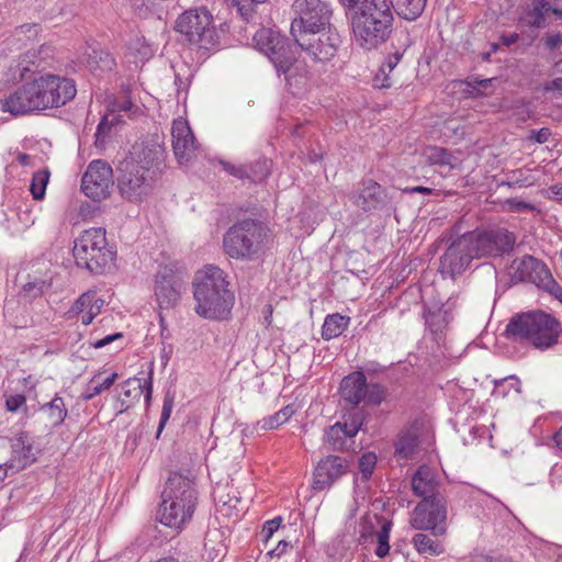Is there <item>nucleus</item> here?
Wrapping results in <instances>:
<instances>
[{"label": "nucleus", "instance_id": "nucleus-1", "mask_svg": "<svg viewBox=\"0 0 562 562\" xmlns=\"http://www.w3.org/2000/svg\"><path fill=\"white\" fill-rule=\"evenodd\" d=\"M165 168V148L154 139L135 143L115 166L120 195L132 203L147 200Z\"/></svg>", "mask_w": 562, "mask_h": 562}, {"label": "nucleus", "instance_id": "nucleus-2", "mask_svg": "<svg viewBox=\"0 0 562 562\" xmlns=\"http://www.w3.org/2000/svg\"><path fill=\"white\" fill-rule=\"evenodd\" d=\"M391 0H370L348 13L355 43L364 50H373L391 37L394 12Z\"/></svg>", "mask_w": 562, "mask_h": 562}, {"label": "nucleus", "instance_id": "nucleus-3", "mask_svg": "<svg viewBox=\"0 0 562 562\" xmlns=\"http://www.w3.org/2000/svg\"><path fill=\"white\" fill-rule=\"evenodd\" d=\"M226 273L215 266L199 271L193 282L195 312L207 319H226L235 302Z\"/></svg>", "mask_w": 562, "mask_h": 562}, {"label": "nucleus", "instance_id": "nucleus-4", "mask_svg": "<svg viewBox=\"0 0 562 562\" xmlns=\"http://www.w3.org/2000/svg\"><path fill=\"white\" fill-rule=\"evenodd\" d=\"M562 324L553 315L533 310L513 315L505 328V336L513 342L530 345L544 350L558 344Z\"/></svg>", "mask_w": 562, "mask_h": 562}, {"label": "nucleus", "instance_id": "nucleus-5", "mask_svg": "<svg viewBox=\"0 0 562 562\" xmlns=\"http://www.w3.org/2000/svg\"><path fill=\"white\" fill-rule=\"evenodd\" d=\"M162 502L158 509V518L165 526L182 529L192 518L196 505L194 483L179 472L169 475L161 493Z\"/></svg>", "mask_w": 562, "mask_h": 562}, {"label": "nucleus", "instance_id": "nucleus-6", "mask_svg": "<svg viewBox=\"0 0 562 562\" xmlns=\"http://www.w3.org/2000/svg\"><path fill=\"white\" fill-rule=\"evenodd\" d=\"M72 256L78 268L92 276H102L114 267L116 250L108 244L104 228L92 227L75 239Z\"/></svg>", "mask_w": 562, "mask_h": 562}, {"label": "nucleus", "instance_id": "nucleus-7", "mask_svg": "<svg viewBox=\"0 0 562 562\" xmlns=\"http://www.w3.org/2000/svg\"><path fill=\"white\" fill-rule=\"evenodd\" d=\"M268 233V226L259 220L237 221L224 234V251L231 258L252 261L263 249Z\"/></svg>", "mask_w": 562, "mask_h": 562}, {"label": "nucleus", "instance_id": "nucleus-8", "mask_svg": "<svg viewBox=\"0 0 562 562\" xmlns=\"http://www.w3.org/2000/svg\"><path fill=\"white\" fill-rule=\"evenodd\" d=\"M467 234L477 259L503 258L514 250L517 239L514 232L498 224L482 225Z\"/></svg>", "mask_w": 562, "mask_h": 562}, {"label": "nucleus", "instance_id": "nucleus-9", "mask_svg": "<svg viewBox=\"0 0 562 562\" xmlns=\"http://www.w3.org/2000/svg\"><path fill=\"white\" fill-rule=\"evenodd\" d=\"M175 30L184 41L199 48L210 49L218 42L213 15L204 7L189 9L180 14L176 20Z\"/></svg>", "mask_w": 562, "mask_h": 562}, {"label": "nucleus", "instance_id": "nucleus-10", "mask_svg": "<svg viewBox=\"0 0 562 562\" xmlns=\"http://www.w3.org/2000/svg\"><path fill=\"white\" fill-rule=\"evenodd\" d=\"M342 407L357 408L360 403L366 406H379L387 397V389L379 382H368L362 371L346 375L339 385Z\"/></svg>", "mask_w": 562, "mask_h": 562}, {"label": "nucleus", "instance_id": "nucleus-11", "mask_svg": "<svg viewBox=\"0 0 562 562\" xmlns=\"http://www.w3.org/2000/svg\"><path fill=\"white\" fill-rule=\"evenodd\" d=\"M396 195L395 189L383 187L371 178H364L348 193V199L366 213L382 212L390 216L396 212Z\"/></svg>", "mask_w": 562, "mask_h": 562}, {"label": "nucleus", "instance_id": "nucleus-12", "mask_svg": "<svg viewBox=\"0 0 562 562\" xmlns=\"http://www.w3.org/2000/svg\"><path fill=\"white\" fill-rule=\"evenodd\" d=\"M300 50V46L294 37L293 41L285 37L270 60L278 77H283L289 87L301 86L308 74L307 65L299 58Z\"/></svg>", "mask_w": 562, "mask_h": 562}, {"label": "nucleus", "instance_id": "nucleus-13", "mask_svg": "<svg viewBox=\"0 0 562 562\" xmlns=\"http://www.w3.org/2000/svg\"><path fill=\"white\" fill-rule=\"evenodd\" d=\"M300 50V46L294 37L293 41L285 37L270 60L278 77H283L289 87L301 86L308 74L307 65L299 58Z\"/></svg>", "mask_w": 562, "mask_h": 562}, {"label": "nucleus", "instance_id": "nucleus-14", "mask_svg": "<svg viewBox=\"0 0 562 562\" xmlns=\"http://www.w3.org/2000/svg\"><path fill=\"white\" fill-rule=\"evenodd\" d=\"M293 37L299 44L301 52L306 53L316 63L331 60L341 44L339 33L331 27L308 33L305 31L293 33Z\"/></svg>", "mask_w": 562, "mask_h": 562}, {"label": "nucleus", "instance_id": "nucleus-15", "mask_svg": "<svg viewBox=\"0 0 562 562\" xmlns=\"http://www.w3.org/2000/svg\"><path fill=\"white\" fill-rule=\"evenodd\" d=\"M447 498L422 499L413 509L409 518L412 528L419 531H431L432 536L447 532Z\"/></svg>", "mask_w": 562, "mask_h": 562}, {"label": "nucleus", "instance_id": "nucleus-16", "mask_svg": "<svg viewBox=\"0 0 562 562\" xmlns=\"http://www.w3.org/2000/svg\"><path fill=\"white\" fill-rule=\"evenodd\" d=\"M296 18L292 21L290 33L319 31L329 25L333 11L324 0H294Z\"/></svg>", "mask_w": 562, "mask_h": 562}, {"label": "nucleus", "instance_id": "nucleus-17", "mask_svg": "<svg viewBox=\"0 0 562 562\" xmlns=\"http://www.w3.org/2000/svg\"><path fill=\"white\" fill-rule=\"evenodd\" d=\"M184 273L175 263L159 268L155 276V296L160 308L175 307L181 297Z\"/></svg>", "mask_w": 562, "mask_h": 562}, {"label": "nucleus", "instance_id": "nucleus-18", "mask_svg": "<svg viewBox=\"0 0 562 562\" xmlns=\"http://www.w3.org/2000/svg\"><path fill=\"white\" fill-rule=\"evenodd\" d=\"M472 248L473 245H471L467 232L457 236L440 257L439 271L452 279L461 274L469 268L473 259H477Z\"/></svg>", "mask_w": 562, "mask_h": 562}, {"label": "nucleus", "instance_id": "nucleus-19", "mask_svg": "<svg viewBox=\"0 0 562 562\" xmlns=\"http://www.w3.org/2000/svg\"><path fill=\"white\" fill-rule=\"evenodd\" d=\"M115 171L103 160H93L88 165L81 179L82 192L93 201L110 196L114 184Z\"/></svg>", "mask_w": 562, "mask_h": 562}, {"label": "nucleus", "instance_id": "nucleus-20", "mask_svg": "<svg viewBox=\"0 0 562 562\" xmlns=\"http://www.w3.org/2000/svg\"><path fill=\"white\" fill-rule=\"evenodd\" d=\"M508 269L513 283L530 282L537 286L550 272L543 261L530 255L513 260Z\"/></svg>", "mask_w": 562, "mask_h": 562}, {"label": "nucleus", "instance_id": "nucleus-21", "mask_svg": "<svg viewBox=\"0 0 562 562\" xmlns=\"http://www.w3.org/2000/svg\"><path fill=\"white\" fill-rule=\"evenodd\" d=\"M122 395L117 397V414H123L137 402L145 393V403L150 405L153 394V369L148 372V378L142 382L140 378L127 379L122 383Z\"/></svg>", "mask_w": 562, "mask_h": 562}, {"label": "nucleus", "instance_id": "nucleus-22", "mask_svg": "<svg viewBox=\"0 0 562 562\" xmlns=\"http://www.w3.org/2000/svg\"><path fill=\"white\" fill-rule=\"evenodd\" d=\"M43 78L47 95L46 104L52 109L63 106L76 97L77 88L74 79L52 74L43 75Z\"/></svg>", "mask_w": 562, "mask_h": 562}, {"label": "nucleus", "instance_id": "nucleus-23", "mask_svg": "<svg viewBox=\"0 0 562 562\" xmlns=\"http://www.w3.org/2000/svg\"><path fill=\"white\" fill-rule=\"evenodd\" d=\"M347 468V460L338 456H328L321 460L314 471L313 488L316 491L328 488L346 473Z\"/></svg>", "mask_w": 562, "mask_h": 562}, {"label": "nucleus", "instance_id": "nucleus-24", "mask_svg": "<svg viewBox=\"0 0 562 562\" xmlns=\"http://www.w3.org/2000/svg\"><path fill=\"white\" fill-rule=\"evenodd\" d=\"M33 439L29 432L21 431L11 440L12 457L5 463L14 473L33 464L37 458L33 448Z\"/></svg>", "mask_w": 562, "mask_h": 562}, {"label": "nucleus", "instance_id": "nucleus-25", "mask_svg": "<svg viewBox=\"0 0 562 562\" xmlns=\"http://www.w3.org/2000/svg\"><path fill=\"white\" fill-rule=\"evenodd\" d=\"M411 484L414 495L422 497V499L446 497L440 491L439 482L436 480L434 472L427 465H422L416 470Z\"/></svg>", "mask_w": 562, "mask_h": 562}, {"label": "nucleus", "instance_id": "nucleus-26", "mask_svg": "<svg viewBox=\"0 0 562 562\" xmlns=\"http://www.w3.org/2000/svg\"><path fill=\"white\" fill-rule=\"evenodd\" d=\"M172 148L179 162H188L194 151V136L187 122L175 121L171 130Z\"/></svg>", "mask_w": 562, "mask_h": 562}, {"label": "nucleus", "instance_id": "nucleus-27", "mask_svg": "<svg viewBox=\"0 0 562 562\" xmlns=\"http://www.w3.org/2000/svg\"><path fill=\"white\" fill-rule=\"evenodd\" d=\"M558 0H529L525 10L522 21L530 27L543 29L548 25L547 16L554 14L559 9L555 5Z\"/></svg>", "mask_w": 562, "mask_h": 562}, {"label": "nucleus", "instance_id": "nucleus-28", "mask_svg": "<svg viewBox=\"0 0 562 562\" xmlns=\"http://www.w3.org/2000/svg\"><path fill=\"white\" fill-rule=\"evenodd\" d=\"M30 81L19 87L14 92L9 94L2 103L3 111L10 112L12 115H25L35 112V104L32 98Z\"/></svg>", "mask_w": 562, "mask_h": 562}, {"label": "nucleus", "instance_id": "nucleus-29", "mask_svg": "<svg viewBox=\"0 0 562 562\" xmlns=\"http://www.w3.org/2000/svg\"><path fill=\"white\" fill-rule=\"evenodd\" d=\"M285 37L278 31L262 27L255 33L252 40L255 47L271 60L273 53H277L279 45L284 42Z\"/></svg>", "mask_w": 562, "mask_h": 562}, {"label": "nucleus", "instance_id": "nucleus-30", "mask_svg": "<svg viewBox=\"0 0 562 562\" xmlns=\"http://www.w3.org/2000/svg\"><path fill=\"white\" fill-rule=\"evenodd\" d=\"M440 536L417 532L412 539V543L416 551L424 557H438L445 552L443 543L438 539Z\"/></svg>", "mask_w": 562, "mask_h": 562}, {"label": "nucleus", "instance_id": "nucleus-31", "mask_svg": "<svg viewBox=\"0 0 562 562\" xmlns=\"http://www.w3.org/2000/svg\"><path fill=\"white\" fill-rule=\"evenodd\" d=\"M43 64V59L40 57V52L27 50L20 56L15 74L19 75L21 80H27L31 78V75L41 72L44 69Z\"/></svg>", "mask_w": 562, "mask_h": 562}, {"label": "nucleus", "instance_id": "nucleus-32", "mask_svg": "<svg viewBox=\"0 0 562 562\" xmlns=\"http://www.w3.org/2000/svg\"><path fill=\"white\" fill-rule=\"evenodd\" d=\"M349 323V316L339 313L327 315L322 327V338L324 340H330L339 337L347 329Z\"/></svg>", "mask_w": 562, "mask_h": 562}, {"label": "nucleus", "instance_id": "nucleus-33", "mask_svg": "<svg viewBox=\"0 0 562 562\" xmlns=\"http://www.w3.org/2000/svg\"><path fill=\"white\" fill-rule=\"evenodd\" d=\"M392 10L401 18L414 21L422 15L425 10L427 0H391Z\"/></svg>", "mask_w": 562, "mask_h": 562}, {"label": "nucleus", "instance_id": "nucleus-34", "mask_svg": "<svg viewBox=\"0 0 562 562\" xmlns=\"http://www.w3.org/2000/svg\"><path fill=\"white\" fill-rule=\"evenodd\" d=\"M351 438L353 437L348 432L346 425H342L341 422L329 426L325 432V441L333 450H345L347 448V439Z\"/></svg>", "mask_w": 562, "mask_h": 562}, {"label": "nucleus", "instance_id": "nucleus-35", "mask_svg": "<svg viewBox=\"0 0 562 562\" xmlns=\"http://www.w3.org/2000/svg\"><path fill=\"white\" fill-rule=\"evenodd\" d=\"M246 166V180H249L252 183H261L270 176L272 161L266 157H260Z\"/></svg>", "mask_w": 562, "mask_h": 562}, {"label": "nucleus", "instance_id": "nucleus-36", "mask_svg": "<svg viewBox=\"0 0 562 562\" xmlns=\"http://www.w3.org/2000/svg\"><path fill=\"white\" fill-rule=\"evenodd\" d=\"M418 437L411 430L403 431L395 442V454L408 459L412 458L418 447Z\"/></svg>", "mask_w": 562, "mask_h": 562}, {"label": "nucleus", "instance_id": "nucleus-37", "mask_svg": "<svg viewBox=\"0 0 562 562\" xmlns=\"http://www.w3.org/2000/svg\"><path fill=\"white\" fill-rule=\"evenodd\" d=\"M100 375H101L100 373L94 374L93 378L87 384L86 391L82 394V398L85 401H90L94 396L109 390L115 383L116 379L119 378L117 373L114 372L111 375H109L108 378H105L103 381L100 382L99 381Z\"/></svg>", "mask_w": 562, "mask_h": 562}, {"label": "nucleus", "instance_id": "nucleus-38", "mask_svg": "<svg viewBox=\"0 0 562 562\" xmlns=\"http://www.w3.org/2000/svg\"><path fill=\"white\" fill-rule=\"evenodd\" d=\"M116 63L113 56L101 48H92L88 54V66L91 69H100L101 71H110L115 67Z\"/></svg>", "mask_w": 562, "mask_h": 562}, {"label": "nucleus", "instance_id": "nucleus-39", "mask_svg": "<svg viewBox=\"0 0 562 562\" xmlns=\"http://www.w3.org/2000/svg\"><path fill=\"white\" fill-rule=\"evenodd\" d=\"M347 411V414L344 415V423L342 425H346V429L348 432L355 437L358 431L360 430L361 426L364 423L366 414L363 408H360L357 406V408H345Z\"/></svg>", "mask_w": 562, "mask_h": 562}, {"label": "nucleus", "instance_id": "nucleus-40", "mask_svg": "<svg viewBox=\"0 0 562 562\" xmlns=\"http://www.w3.org/2000/svg\"><path fill=\"white\" fill-rule=\"evenodd\" d=\"M31 85V91H32V98L33 102L35 104L36 111H42L46 109H52L49 104H46L47 95L45 91V82L43 75L34 78L30 81Z\"/></svg>", "mask_w": 562, "mask_h": 562}, {"label": "nucleus", "instance_id": "nucleus-41", "mask_svg": "<svg viewBox=\"0 0 562 562\" xmlns=\"http://www.w3.org/2000/svg\"><path fill=\"white\" fill-rule=\"evenodd\" d=\"M514 390L517 394L521 392L520 381L515 375H509L499 380L494 381L493 395L496 397H506L510 390Z\"/></svg>", "mask_w": 562, "mask_h": 562}, {"label": "nucleus", "instance_id": "nucleus-42", "mask_svg": "<svg viewBox=\"0 0 562 562\" xmlns=\"http://www.w3.org/2000/svg\"><path fill=\"white\" fill-rule=\"evenodd\" d=\"M42 409L48 412L50 422L54 426L60 425L67 416V408L64 400L59 396H55L47 405L43 406Z\"/></svg>", "mask_w": 562, "mask_h": 562}, {"label": "nucleus", "instance_id": "nucleus-43", "mask_svg": "<svg viewBox=\"0 0 562 562\" xmlns=\"http://www.w3.org/2000/svg\"><path fill=\"white\" fill-rule=\"evenodd\" d=\"M48 180L49 171L47 169L38 170L33 175L30 191L34 200L40 201L45 196Z\"/></svg>", "mask_w": 562, "mask_h": 562}, {"label": "nucleus", "instance_id": "nucleus-44", "mask_svg": "<svg viewBox=\"0 0 562 562\" xmlns=\"http://www.w3.org/2000/svg\"><path fill=\"white\" fill-rule=\"evenodd\" d=\"M122 122V116L115 113V111L106 113L98 124L95 132L97 140H104V138L110 134L112 127L121 124Z\"/></svg>", "mask_w": 562, "mask_h": 562}, {"label": "nucleus", "instance_id": "nucleus-45", "mask_svg": "<svg viewBox=\"0 0 562 562\" xmlns=\"http://www.w3.org/2000/svg\"><path fill=\"white\" fill-rule=\"evenodd\" d=\"M533 180L530 176L526 175L522 169L510 170L506 173V181H503L502 186H507L508 188L514 187H527L531 186Z\"/></svg>", "mask_w": 562, "mask_h": 562}, {"label": "nucleus", "instance_id": "nucleus-46", "mask_svg": "<svg viewBox=\"0 0 562 562\" xmlns=\"http://www.w3.org/2000/svg\"><path fill=\"white\" fill-rule=\"evenodd\" d=\"M267 0H243L237 3V12L240 18L249 23L255 20L257 7L265 3Z\"/></svg>", "mask_w": 562, "mask_h": 562}, {"label": "nucleus", "instance_id": "nucleus-47", "mask_svg": "<svg viewBox=\"0 0 562 562\" xmlns=\"http://www.w3.org/2000/svg\"><path fill=\"white\" fill-rule=\"evenodd\" d=\"M376 456L373 452H366L359 458V471L361 473V480L367 482L376 465Z\"/></svg>", "mask_w": 562, "mask_h": 562}, {"label": "nucleus", "instance_id": "nucleus-48", "mask_svg": "<svg viewBox=\"0 0 562 562\" xmlns=\"http://www.w3.org/2000/svg\"><path fill=\"white\" fill-rule=\"evenodd\" d=\"M407 41H408V37L406 35L405 42L400 47H396L394 52L390 53L386 56L385 60L381 65L382 74L387 72V75H390L394 70V68L397 66V64L400 63V60L402 59V57L404 55L405 46H407V44H406Z\"/></svg>", "mask_w": 562, "mask_h": 562}, {"label": "nucleus", "instance_id": "nucleus-49", "mask_svg": "<svg viewBox=\"0 0 562 562\" xmlns=\"http://www.w3.org/2000/svg\"><path fill=\"white\" fill-rule=\"evenodd\" d=\"M434 165L454 166L456 157L446 148L435 147L429 156Z\"/></svg>", "mask_w": 562, "mask_h": 562}, {"label": "nucleus", "instance_id": "nucleus-50", "mask_svg": "<svg viewBox=\"0 0 562 562\" xmlns=\"http://www.w3.org/2000/svg\"><path fill=\"white\" fill-rule=\"evenodd\" d=\"M282 522V518L280 516L274 517L271 520L266 521L262 525L261 531L259 533L260 541L265 544V548H267L268 541L273 536V533L280 528Z\"/></svg>", "mask_w": 562, "mask_h": 562}, {"label": "nucleus", "instance_id": "nucleus-51", "mask_svg": "<svg viewBox=\"0 0 562 562\" xmlns=\"http://www.w3.org/2000/svg\"><path fill=\"white\" fill-rule=\"evenodd\" d=\"M538 288L548 292L562 304V286L553 279L551 272H549Z\"/></svg>", "mask_w": 562, "mask_h": 562}, {"label": "nucleus", "instance_id": "nucleus-52", "mask_svg": "<svg viewBox=\"0 0 562 562\" xmlns=\"http://www.w3.org/2000/svg\"><path fill=\"white\" fill-rule=\"evenodd\" d=\"M48 286V283L45 280L42 279H34L33 281H27L23 288L22 291L24 295L35 299L43 294L44 290Z\"/></svg>", "mask_w": 562, "mask_h": 562}, {"label": "nucleus", "instance_id": "nucleus-53", "mask_svg": "<svg viewBox=\"0 0 562 562\" xmlns=\"http://www.w3.org/2000/svg\"><path fill=\"white\" fill-rule=\"evenodd\" d=\"M425 322L431 333L437 334L443 328L445 316L440 311L429 312L425 316Z\"/></svg>", "mask_w": 562, "mask_h": 562}, {"label": "nucleus", "instance_id": "nucleus-54", "mask_svg": "<svg viewBox=\"0 0 562 562\" xmlns=\"http://www.w3.org/2000/svg\"><path fill=\"white\" fill-rule=\"evenodd\" d=\"M505 204L510 212L521 213L527 211H536V206L529 202L519 200L517 198L507 199Z\"/></svg>", "mask_w": 562, "mask_h": 562}, {"label": "nucleus", "instance_id": "nucleus-55", "mask_svg": "<svg viewBox=\"0 0 562 562\" xmlns=\"http://www.w3.org/2000/svg\"><path fill=\"white\" fill-rule=\"evenodd\" d=\"M172 406H173V398L171 396H169V394H167L164 398V405H162L160 422H159V426H158V430H157V437H159L166 423L168 422V419L171 415Z\"/></svg>", "mask_w": 562, "mask_h": 562}, {"label": "nucleus", "instance_id": "nucleus-56", "mask_svg": "<svg viewBox=\"0 0 562 562\" xmlns=\"http://www.w3.org/2000/svg\"><path fill=\"white\" fill-rule=\"evenodd\" d=\"M221 165H222L223 169L231 176H233L237 179H240V180H246L247 166H245V165L235 166L228 161H223V160L221 161Z\"/></svg>", "mask_w": 562, "mask_h": 562}, {"label": "nucleus", "instance_id": "nucleus-57", "mask_svg": "<svg viewBox=\"0 0 562 562\" xmlns=\"http://www.w3.org/2000/svg\"><path fill=\"white\" fill-rule=\"evenodd\" d=\"M285 422L282 419L280 414L277 412L274 415L263 418L262 420L257 423V426L262 430L274 429Z\"/></svg>", "mask_w": 562, "mask_h": 562}, {"label": "nucleus", "instance_id": "nucleus-58", "mask_svg": "<svg viewBox=\"0 0 562 562\" xmlns=\"http://www.w3.org/2000/svg\"><path fill=\"white\" fill-rule=\"evenodd\" d=\"M543 42L548 49L555 50L562 45V34L559 32L547 33Z\"/></svg>", "mask_w": 562, "mask_h": 562}, {"label": "nucleus", "instance_id": "nucleus-59", "mask_svg": "<svg viewBox=\"0 0 562 562\" xmlns=\"http://www.w3.org/2000/svg\"><path fill=\"white\" fill-rule=\"evenodd\" d=\"M392 79L387 72L382 74V68L380 67L379 71L375 74L373 78V87L378 89H385L392 86Z\"/></svg>", "mask_w": 562, "mask_h": 562}, {"label": "nucleus", "instance_id": "nucleus-60", "mask_svg": "<svg viewBox=\"0 0 562 562\" xmlns=\"http://www.w3.org/2000/svg\"><path fill=\"white\" fill-rule=\"evenodd\" d=\"M26 398L22 394L11 395L7 398L5 405L7 409L10 412H16L22 405H24Z\"/></svg>", "mask_w": 562, "mask_h": 562}, {"label": "nucleus", "instance_id": "nucleus-61", "mask_svg": "<svg viewBox=\"0 0 562 562\" xmlns=\"http://www.w3.org/2000/svg\"><path fill=\"white\" fill-rule=\"evenodd\" d=\"M551 136V131L548 127H541L538 131H531L530 139L538 144H544Z\"/></svg>", "mask_w": 562, "mask_h": 562}, {"label": "nucleus", "instance_id": "nucleus-62", "mask_svg": "<svg viewBox=\"0 0 562 562\" xmlns=\"http://www.w3.org/2000/svg\"><path fill=\"white\" fill-rule=\"evenodd\" d=\"M123 335L121 333L111 334L103 337L102 339L91 342V346L95 349H100L117 339H121Z\"/></svg>", "mask_w": 562, "mask_h": 562}, {"label": "nucleus", "instance_id": "nucleus-63", "mask_svg": "<svg viewBox=\"0 0 562 562\" xmlns=\"http://www.w3.org/2000/svg\"><path fill=\"white\" fill-rule=\"evenodd\" d=\"M392 521L385 520L376 535V542H389Z\"/></svg>", "mask_w": 562, "mask_h": 562}, {"label": "nucleus", "instance_id": "nucleus-64", "mask_svg": "<svg viewBox=\"0 0 562 562\" xmlns=\"http://www.w3.org/2000/svg\"><path fill=\"white\" fill-rule=\"evenodd\" d=\"M544 91H558L562 93V77L555 78L551 81H548L543 85Z\"/></svg>", "mask_w": 562, "mask_h": 562}]
</instances>
